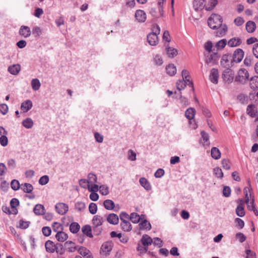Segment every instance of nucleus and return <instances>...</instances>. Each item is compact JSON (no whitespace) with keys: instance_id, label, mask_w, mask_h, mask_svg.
<instances>
[{"instance_id":"ea45409f","label":"nucleus","mask_w":258,"mask_h":258,"mask_svg":"<svg viewBox=\"0 0 258 258\" xmlns=\"http://www.w3.org/2000/svg\"><path fill=\"white\" fill-rule=\"evenodd\" d=\"M31 85L33 90L34 91L39 90L41 86L40 82L38 79H33L31 81Z\"/></svg>"},{"instance_id":"c9c22d12","label":"nucleus","mask_w":258,"mask_h":258,"mask_svg":"<svg viewBox=\"0 0 258 258\" xmlns=\"http://www.w3.org/2000/svg\"><path fill=\"white\" fill-rule=\"evenodd\" d=\"M167 73L170 76H174L176 73V68L173 64H169L166 68Z\"/></svg>"},{"instance_id":"bf43d9fd","label":"nucleus","mask_w":258,"mask_h":258,"mask_svg":"<svg viewBox=\"0 0 258 258\" xmlns=\"http://www.w3.org/2000/svg\"><path fill=\"white\" fill-rule=\"evenodd\" d=\"M89 210L91 214L94 215L96 213L97 211V206L95 203H91L89 206Z\"/></svg>"},{"instance_id":"412c9836","label":"nucleus","mask_w":258,"mask_h":258,"mask_svg":"<svg viewBox=\"0 0 258 258\" xmlns=\"http://www.w3.org/2000/svg\"><path fill=\"white\" fill-rule=\"evenodd\" d=\"M247 113L251 117H254L257 114L255 106L253 104H249L246 109Z\"/></svg>"},{"instance_id":"774afa93","label":"nucleus","mask_w":258,"mask_h":258,"mask_svg":"<svg viewBox=\"0 0 258 258\" xmlns=\"http://www.w3.org/2000/svg\"><path fill=\"white\" fill-rule=\"evenodd\" d=\"M8 106L6 104H0V112L3 115H5L8 113Z\"/></svg>"},{"instance_id":"c756f323","label":"nucleus","mask_w":258,"mask_h":258,"mask_svg":"<svg viewBox=\"0 0 258 258\" xmlns=\"http://www.w3.org/2000/svg\"><path fill=\"white\" fill-rule=\"evenodd\" d=\"M21 189L25 193H31L33 190V187L30 183H25L21 184Z\"/></svg>"},{"instance_id":"393cba45","label":"nucleus","mask_w":258,"mask_h":258,"mask_svg":"<svg viewBox=\"0 0 258 258\" xmlns=\"http://www.w3.org/2000/svg\"><path fill=\"white\" fill-rule=\"evenodd\" d=\"M140 184L147 190L149 191L152 189L151 184L145 177H141L139 180Z\"/></svg>"},{"instance_id":"0eeeda50","label":"nucleus","mask_w":258,"mask_h":258,"mask_svg":"<svg viewBox=\"0 0 258 258\" xmlns=\"http://www.w3.org/2000/svg\"><path fill=\"white\" fill-rule=\"evenodd\" d=\"M219 57L217 53L209 54L206 57V63L210 66L215 65L218 63Z\"/></svg>"},{"instance_id":"a19ab883","label":"nucleus","mask_w":258,"mask_h":258,"mask_svg":"<svg viewBox=\"0 0 258 258\" xmlns=\"http://www.w3.org/2000/svg\"><path fill=\"white\" fill-rule=\"evenodd\" d=\"M188 82L185 80H178L176 83L177 89L178 90H181L184 89L186 85H188Z\"/></svg>"},{"instance_id":"473e14b6","label":"nucleus","mask_w":258,"mask_h":258,"mask_svg":"<svg viewBox=\"0 0 258 258\" xmlns=\"http://www.w3.org/2000/svg\"><path fill=\"white\" fill-rule=\"evenodd\" d=\"M211 156L214 159L217 160L221 157V152L216 147H212L211 151Z\"/></svg>"},{"instance_id":"f704fd0d","label":"nucleus","mask_w":258,"mask_h":258,"mask_svg":"<svg viewBox=\"0 0 258 258\" xmlns=\"http://www.w3.org/2000/svg\"><path fill=\"white\" fill-rule=\"evenodd\" d=\"M245 27L248 33H252L256 28V25L253 21H249L246 23Z\"/></svg>"},{"instance_id":"2f4dec72","label":"nucleus","mask_w":258,"mask_h":258,"mask_svg":"<svg viewBox=\"0 0 258 258\" xmlns=\"http://www.w3.org/2000/svg\"><path fill=\"white\" fill-rule=\"evenodd\" d=\"M195 113V109L194 108L190 107L185 111V116L188 119L191 120L194 118Z\"/></svg>"},{"instance_id":"0e129e2a","label":"nucleus","mask_w":258,"mask_h":258,"mask_svg":"<svg viewBox=\"0 0 258 258\" xmlns=\"http://www.w3.org/2000/svg\"><path fill=\"white\" fill-rule=\"evenodd\" d=\"M246 256L245 258H256V254L255 252L251 251L250 249H246L245 250Z\"/></svg>"},{"instance_id":"8fccbe9b","label":"nucleus","mask_w":258,"mask_h":258,"mask_svg":"<svg viewBox=\"0 0 258 258\" xmlns=\"http://www.w3.org/2000/svg\"><path fill=\"white\" fill-rule=\"evenodd\" d=\"M182 76L183 80H185L187 81V82H188V85L189 87H193V84L191 82L189 81V79H188L187 78L188 77V72L186 70H183L182 71Z\"/></svg>"},{"instance_id":"a18cd8bd","label":"nucleus","mask_w":258,"mask_h":258,"mask_svg":"<svg viewBox=\"0 0 258 258\" xmlns=\"http://www.w3.org/2000/svg\"><path fill=\"white\" fill-rule=\"evenodd\" d=\"M89 184H93L96 182L97 178V176L92 173H90L88 175V179H87Z\"/></svg>"},{"instance_id":"864d4df0","label":"nucleus","mask_w":258,"mask_h":258,"mask_svg":"<svg viewBox=\"0 0 258 258\" xmlns=\"http://www.w3.org/2000/svg\"><path fill=\"white\" fill-rule=\"evenodd\" d=\"M11 188L14 190H17L20 187V183L18 180L16 179H13L11 182Z\"/></svg>"},{"instance_id":"f3484780","label":"nucleus","mask_w":258,"mask_h":258,"mask_svg":"<svg viewBox=\"0 0 258 258\" xmlns=\"http://www.w3.org/2000/svg\"><path fill=\"white\" fill-rule=\"evenodd\" d=\"M32 102L30 100H27L22 103L21 109L24 112H28L32 107Z\"/></svg>"},{"instance_id":"cd10ccee","label":"nucleus","mask_w":258,"mask_h":258,"mask_svg":"<svg viewBox=\"0 0 258 258\" xmlns=\"http://www.w3.org/2000/svg\"><path fill=\"white\" fill-rule=\"evenodd\" d=\"M130 220L134 223H138L142 219V217L144 218V216L142 215L141 216L136 213H132L130 216Z\"/></svg>"},{"instance_id":"9b49d317","label":"nucleus","mask_w":258,"mask_h":258,"mask_svg":"<svg viewBox=\"0 0 258 258\" xmlns=\"http://www.w3.org/2000/svg\"><path fill=\"white\" fill-rule=\"evenodd\" d=\"M112 244L110 241H106L103 243L101 247V253L106 255L111 250Z\"/></svg>"},{"instance_id":"b1692460","label":"nucleus","mask_w":258,"mask_h":258,"mask_svg":"<svg viewBox=\"0 0 258 258\" xmlns=\"http://www.w3.org/2000/svg\"><path fill=\"white\" fill-rule=\"evenodd\" d=\"M103 222L104 219L103 217L98 215L94 216L92 219L93 226H100Z\"/></svg>"},{"instance_id":"680f3d73","label":"nucleus","mask_w":258,"mask_h":258,"mask_svg":"<svg viewBox=\"0 0 258 258\" xmlns=\"http://www.w3.org/2000/svg\"><path fill=\"white\" fill-rule=\"evenodd\" d=\"M217 4V0H210L209 4L206 7V10L207 11L212 10Z\"/></svg>"},{"instance_id":"2eb2a0df","label":"nucleus","mask_w":258,"mask_h":258,"mask_svg":"<svg viewBox=\"0 0 258 258\" xmlns=\"http://www.w3.org/2000/svg\"><path fill=\"white\" fill-rule=\"evenodd\" d=\"M107 222L110 224L116 225L118 223V216L114 213H111L107 215L106 217Z\"/></svg>"},{"instance_id":"37998d69","label":"nucleus","mask_w":258,"mask_h":258,"mask_svg":"<svg viewBox=\"0 0 258 258\" xmlns=\"http://www.w3.org/2000/svg\"><path fill=\"white\" fill-rule=\"evenodd\" d=\"M80 226L77 222H73L70 226V230L73 233H77L80 230Z\"/></svg>"},{"instance_id":"1a4fd4ad","label":"nucleus","mask_w":258,"mask_h":258,"mask_svg":"<svg viewBox=\"0 0 258 258\" xmlns=\"http://www.w3.org/2000/svg\"><path fill=\"white\" fill-rule=\"evenodd\" d=\"M244 53V51L241 49H236L233 54V61L236 63L240 62L243 58Z\"/></svg>"},{"instance_id":"79ce46f5","label":"nucleus","mask_w":258,"mask_h":258,"mask_svg":"<svg viewBox=\"0 0 258 258\" xmlns=\"http://www.w3.org/2000/svg\"><path fill=\"white\" fill-rule=\"evenodd\" d=\"M166 51L168 56L171 58L175 57L177 54V50L172 47H167Z\"/></svg>"},{"instance_id":"5fc2aeb1","label":"nucleus","mask_w":258,"mask_h":258,"mask_svg":"<svg viewBox=\"0 0 258 258\" xmlns=\"http://www.w3.org/2000/svg\"><path fill=\"white\" fill-rule=\"evenodd\" d=\"M100 193L102 195H107L109 194V188L106 185H102L99 186Z\"/></svg>"},{"instance_id":"69168bd1","label":"nucleus","mask_w":258,"mask_h":258,"mask_svg":"<svg viewBox=\"0 0 258 258\" xmlns=\"http://www.w3.org/2000/svg\"><path fill=\"white\" fill-rule=\"evenodd\" d=\"M0 144L3 147H6L8 144V138L5 135H2L0 137Z\"/></svg>"},{"instance_id":"09e8293b","label":"nucleus","mask_w":258,"mask_h":258,"mask_svg":"<svg viewBox=\"0 0 258 258\" xmlns=\"http://www.w3.org/2000/svg\"><path fill=\"white\" fill-rule=\"evenodd\" d=\"M119 217L120 219L121 223H123L125 222H129L130 220V216L126 213L122 212H121L119 215Z\"/></svg>"},{"instance_id":"e433bc0d","label":"nucleus","mask_w":258,"mask_h":258,"mask_svg":"<svg viewBox=\"0 0 258 258\" xmlns=\"http://www.w3.org/2000/svg\"><path fill=\"white\" fill-rule=\"evenodd\" d=\"M34 123L31 118L28 117L22 121V125L26 128H31L33 126Z\"/></svg>"},{"instance_id":"a878e982","label":"nucleus","mask_w":258,"mask_h":258,"mask_svg":"<svg viewBox=\"0 0 258 258\" xmlns=\"http://www.w3.org/2000/svg\"><path fill=\"white\" fill-rule=\"evenodd\" d=\"M249 86L253 90H258V76H254L250 79Z\"/></svg>"},{"instance_id":"72a5a7b5","label":"nucleus","mask_w":258,"mask_h":258,"mask_svg":"<svg viewBox=\"0 0 258 258\" xmlns=\"http://www.w3.org/2000/svg\"><path fill=\"white\" fill-rule=\"evenodd\" d=\"M103 206L106 209L112 210L115 207V204L111 200H106L103 202Z\"/></svg>"},{"instance_id":"6ab92c4d","label":"nucleus","mask_w":258,"mask_h":258,"mask_svg":"<svg viewBox=\"0 0 258 258\" xmlns=\"http://www.w3.org/2000/svg\"><path fill=\"white\" fill-rule=\"evenodd\" d=\"M19 205V201L16 198H13L10 202V206L12 209V214L17 215L18 214V210L16 207Z\"/></svg>"},{"instance_id":"f03ea898","label":"nucleus","mask_w":258,"mask_h":258,"mask_svg":"<svg viewBox=\"0 0 258 258\" xmlns=\"http://www.w3.org/2000/svg\"><path fill=\"white\" fill-rule=\"evenodd\" d=\"M160 28L157 25H155L153 27V31L147 36V40L150 45L152 46L156 45L159 42L158 34H160Z\"/></svg>"},{"instance_id":"7c9ffc66","label":"nucleus","mask_w":258,"mask_h":258,"mask_svg":"<svg viewBox=\"0 0 258 258\" xmlns=\"http://www.w3.org/2000/svg\"><path fill=\"white\" fill-rule=\"evenodd\" d=\"M82 232L86 235L88 237L92 238L93 235L92 234V229L91 227L89 225H86L83 226L82 228Z\"/></svg>"},{"instance_id":"6e6d98bb","label":"nucleus","mask_w":258,"mask_h":258,"mask_svg":"<svg viewBox=\"0 0 258 258\" xmlns=\"http://www.w3.org/2000/svg\"><path fill=\"white\" fill-rule=\"evenodd\" d=\"M75 207L76 210L81 212L85 209L86 206L84 203L82 202H78L75 204Z\"/></svg>"},{"instance_id":"a211bd4d","label":"nucleus","mask_w":258,"mask_h":258,"mask_svg":"<svg viewBox=\"0 0 258 258\" xmlns=\"http://www.w3.org/2000/svg\"><path fill=\"white\" fill-rule=\"evenodd\" d=\"M142 244L144 246H147L149 245H151L153 242V239H152L149 235H144L141 240Z\"/></svg>"},{"instance_id":"49530a36","label":"nucleus","mask_w":258,"mask_h":258,"mask_svg":"<svg viewBox=\"0 0 258 258\" xmlns=\"http://www.w3.org/2000/svg\"><path fill=\"white\" fill-rule=\"evenodd\" d=\"M32 34L35 37H39L42 34V30L38 26H35L32 29Z\"/></svg>"},{"instance_id":"6e6552de","label":"nucleus","mask_w":258,"mask_h":258,"mask_svg":"<svg viewBox=\"0 0 258 258\" xmlns=\"http://www.w3.org/2000/svg\"><path fill=\"white\" fill-rule=\"evenodd\" d=\"M55 209L56 212L59 215H64L69 210L68 206L63 203H59L56 204Z\"/></svg>"},{"instance_id":"de8ad7c7","label":"nucleus","mask_w":258,"mask_h":258,"mask_svg":"<svg viewBox=\"0 0 258 258\" xmlns=\"http://www.w3.org/2000/svg\"><path fill=\"white\" fill-rule=\"evenodd\" d=\"M227 44V40L225 39H223L218 41L215 46L218 49H223Z\"/></svg>"},{"instance_id":"13d9d810","label":"nucleus","mask_w":258,"mask_h":258,"mask_svg":"<svg viewBox=\"0 0 258 258\" xmlns=\"http://www.w3.org/2000/svg\"><path fill=\"white\" fill-rule=\"evenodd\" d=\"M231 162L229 160L227 159H224L222 160V165L224 169L229 170L231 167Z\"/></svg>"},{"instance_id":"4d7b16f0","label":"nucleus","mask_w":258,"mask_h":258,"mask_svg":"<svg viewBox=\"0 0 258 258\" xmlns=\"http://www.w3.org/2000/svg\"><path fill=\"white\" fill-rule=\"evenodd\" d=\"M213 172L215 176L220 178H222L223 177V173L219 167H215L213 169Z\"/></svg>"},{"instance_id":"3c124183","label":"nucleus","mask_w":258,"mask_h":258,"mask_svg":"<svg viewBox=\"0 0 258 258\" xmlns=\"http://www.w3.org/2000/svg\"><path fill=\"white\" fill-rule=\"evenodd\" d=\"M236 214L239 217H243L245 215V211L243 207L241 205H238L236 209Z\"/></svg>"},{"instance_id":"e2e57ef3","label":"nucleus","mask_w":258,"mask_h":258,"mask_svg":"<svg viewBox=\"0 0 258 258\" xmlns=\"http://www.w3.org/2000/svg\"><path fill=\"white\" fill-rule=\"evenodd\" d=\"M8 167L11 170L14 169L16 167V162L13 159H10L7 162Z\"/></svg>"},{"instance_id":"ddd939ff","label":"nucleus","mask_w":258,"mask_h":258,"mask_svg":"<svg viewBox=\"0 0 258 258\" xmlns=\"http://www.w3.org/2000/svg\"><path fill=\"white\" fill-rule=\"evenodd\" d=\"M247 189H248L249 191L250 192V189L249 188H247ZM244 192L245 193V202L247 205V208L249 210L252 211L253 210H254L255 208V205L254 204V201H253V200H252V201L249 202V199L248 194L247 190V188H244Z\"/></svg>"},{"instance_id":"20e7f679","label":"nucleus","mask_w":258,"mask_h":258,"mask_svg":"<svg viewBox=\"0 0 258 258\" xmlns=\"http://www.w3.org/2000/svg\"><path fill=\"white\" fill-rule=\"evenodd\" d=\"M234 75L233 71L231 69L228 68L223 71L222 78L225 83L229 84L233 81Z\"/></svg>"},{"instance_id":"bb28decb","label":"nucleus","mask_w":258,"mask_h":258,"mask_svg":"<svg viewBox=\"0 0 258 258\" xmlns=\"http://www.w3.org/2000/svg\"><path fill=\"white\" fill-rule=\"evenodd\" d=\"M55 238L59 242H64L68 238V236L67 233L63 232L62 231L58 232L55 235Z\"/></svg>"},{"instance_id":"4468645a","label":"nucleus","mask_w":258,"mask_h":258,"mask_svg":"<svg viewBox=\"0 0 258 258\" xmlns=\"http://www.w3.org/2000/svg\"><path fill=\"white\" fill-rule=\"evenodd\" d=\"M135 18L139 22H144L146 20V14L142 10H138L135 13Z\"/></svg>"},{"instance_id":"aec40b11","label":"nucleus","mask_w":258,"mask_h":258,"mask_svg":"<svg viewBox=\"0 0 258 258\" xmlns=\"http://www.w3.org/2000/svg\"><path fill=\"white\" fill-rule=\"evenodd\" d=\"M242 43L241 39L238 37H234L230 39L227 42L230 47H236L240 45Z\"/></svg>"},{"instance_id":"58836bf2","label":"nucleus","mask_w":258,"mask_h":258,"mask_svg":"<svg viewBox=\"0 0 258 258\" xmlns=\"http://www.w3.org/2000/svg\"><path fill=\"white\" fill-rule=\"evenodd\" d=\"M140 229L141 230H150L151 228V225L147 220H144L139 224Z\"/></svg>"},{"instance_id":"c03bdc74","label":"nucleus","mask_w":258,"mask_h":258,"mask_svg":"<svg viewBox=\"0 0 258 258\" xmlns=\"http://www.w3.org/2000/svg\"><path fill=\"white\" fill-rule=\"evenodd\" d=\"M120 226L121 229L126 232L130 231L132 229V225L131 224L130 221L125 222L123 223H120Z\"/></svg>"},{"instance_id":"c85d7f7f","label":"nucleus","mask_w":258,"mask_h":258,"mask_svg":"<svg viewBox=\"0 0 258 258\" xmlns=\"http://www.w3.org/2000/svg\"><path fill=\"white\" fill-rule=\"evenodd\" d=\"M34 213L37 215H41L44 213L45 209L41 204H37L33 209Z\"/></svg>"},{"instance_id":"5701e85b","label":"nucleus","mask_w":258,"mask_h":258,"mask_svg":"<svg viewBox=\"0 0 258 258\" xmlns=\"http://www.w3.org/2000/svg\"><path fill=\"white\" fill-rule=\"evenodd\" d=\"M64 247L70 252L75 251L77 248L75 243L72 241H66L64 243Z\"/></svg>"},{"instance_id":"423d86ee","label":"nucleus","mask_w":258,"mask_h":258,"mask_svg":"<svg viewBox=\"0 0 258 258\" xmlns=\"http://www.w3.org/2000/svg\"><path fill=\"white\" fill-rule=\"evenodd\" d=\"M233 62V60L232 58V56L230 54H225L222 55L220 64L221 66L224 68H230V67L232 65V63Z\"/></svg>"},{"instance_id":"4c0bfd02","label":"nucleus","mask_w":258,"mask_h":258,"mask_svg":"<svg viewBox=\"0 0 258 258\" xmlns=\"http://www.w3.org/2000/svg\"><path fill=\"white\" fill-rule=\"evenodd\" d=\"M79 253L83 256H86L85 258H92L89 253V250L84 247H80L78 249Z\"/></svg>"},{"instance_id":"7ed1b4c3","label":"nucleus","mask_w":258,"mask_h":258,"mask_svg":"<svg viewBox=\"0 0 258 258\" xmlns=\"http://www.w3.org/2000/svg\"><path fill=\"white\" fill-rule=\"evenodd\" d=\"M249 73L248 71L243 68L239 70L237 76L235 78V81L241 84H245L248 81Z\"/></svg>"},{"instance_id":"052dcab7","label":"nucleus","mask_w":258,"mask_h":258,"mask_svg":"<svg viewBox=\"0 0 258 258\" xmlns=\"http://www.w3.org/2000/svg\"><path fill=\"white\" fill-rule=\"evenodd\" d=\"M49 177L47 175H43L41 176L39 179V183L40 185H44L46 184L49 182Z\"/></svg>"},{"instance_id":"4be33fe9","label":"nucleus","mask_w":258,"mask_h":258,"mask_svg":"<svg viewBox=\"0 0 258 258\" xmlns=\"http://www.w3.org/2000/svg\"><path fill=\"white\" fill-rule=\"evenodd\" d=\"M8 70L10 74L17 75L21 70V66L19 64H14L10 66Z\"/></svg>"},{"instance_id":"338daca9","label":"nucleus","mask_w":258,"mask_h":258,"mask_svg":"<svg viewBox=\"0 0 258 258\" xmlns=\"http://www.w3.org/2000/svg\"><path fill=\"white\" fill-rule=\"evenodd\" d=\"M88 181L86 179H81L79 180V184L82 187L84 188H88L90 185Z\"/></svg>"},{"instance_id":"f257e3e1","label":"nucleus","mask_w":258,"mask_h":258,"mask_svg":"<svg viewBox=\"0 0 258 258\" xmlns=\"http://www.w3.org/2000/svg\"><path fill=\"white\" fill-rule=\"evenodd\" d=\"M222 17L218 14H213L211 15L208 20V26L212 29H218L216 31V36H223L227 31L226 25L222 24Z\"/></svg>"},{"instance_id":"603ef678","label":"nucleus","mask_w":258,"mask_h":258,"mask_svg":"<svg viewBox=\"0 0 258 258\" xmlns=\"http://www.w3.org/2000/svg\"><path fill=\"white\" fill-rule=\"evenodd\" d=\"M52 228L53 230L57 233L59 231H62L63 226L60 223L55 222L52 224Z\"/></svg>"},{"instance_id":"9d476101","label":"nucleus","mask_w":258,"mask_h":258,"mask_svg":"<svg viewBox=\"0 0 258 258\" xmlns=\"http://www.w3.org/2000/svg\"><path fill=\"white\" fill-rule=\"evenodd\" d=\"M219 76V72L218 69L213 68L211 70L209 75V79L210 81L214 84H217L218 83Z\"/></svg>"},{"instance_id":"39448f33","label":"nucleus","mask_w":258,"mask_h":258,"mask_svg":"<svg viewBox=\"0 0 258 258\" xmlns=\"http://www.w3.org/2000/svg\"><path fill=\"white\" fill-rule=\"evenodd\" d=\"M57 245V244H55L52 241L47 240L45 243L46 251L49 253H53L56 251L57 253L62 254L63 252L58 250Z\"/></svg>"},{"instance_id":"dca6fc26","label":"nucleus","mask_w":258,"mask_h":258,"mask_svg":"<svg viewBox=\"0 0 258 258\" xmlns=\"http://www.w3.org/2000/svg\"><path fill=\"white\" fill-rule=\"evenodd\" d=\"M205 0H194L193 3L194 8L196 11L201 10L207 6L205 4Z\"/></svg>"},{"instance_id":"f8f14e48","label":"nucleus","mask_w":258,"mask_h":258,"mask_svg":"<svg viewBox=\"0 0 258 258\" xmlns=\"http://www.w3.org/2000/svg\"><path fill=\"white\" fill-rule=\"evenodd\" d=\"M19 34L24 38H28L31 35V30L28 26H21L19 31Z\"/></svg>"}]
</instances>
